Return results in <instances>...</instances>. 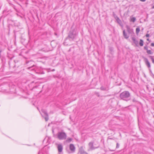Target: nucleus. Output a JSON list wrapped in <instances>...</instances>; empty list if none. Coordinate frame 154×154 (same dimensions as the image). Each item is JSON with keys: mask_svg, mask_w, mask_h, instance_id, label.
<instances>
[{"mask_svg": "<svg viewBox=\"0 0 154 154\" xmlns=\"http://www.w3.org/2000/svg\"><path fill=\"white\" fill-rule=\"evenodd\" d=\"M122 100L128 101L130 99V94L128 91H125L121 93L119 95Z\"/></svg>", "mask_w": 154, "mask_h": 154, "instance_id": "obj_1", "label": "nucleus"}, {"mask_svg": "<svg viewBox=\"0 0 154 154\" xmlns=\"http://www.w3.org/2000/svg\"><path fill=\"white\" fill-rule=\"evenodd\" d=\"M57 137L60 140H63L66 139L67 135L65 132L62 131L58 133Z\"/></svg>", "mask_w": 154, "mask_h": 154, "instance_id": "obj_2", "label": "nucleus"}, {"mask_svg": "<svg viewBox=\"0 0 154 154\" xmlns=\"http://www.w3.org/2000/svg\"><path fill=\"white\" fill-rule=\"evenodd\" d=\"M88 145L89 149L91 150H94L98 147V145L97 146V145L96 144H94V141H91L88 144Z\"/></svg>", "mask_w": 154, "mask_h": 154, "instance_id": "obj_3", "label": "nucleus"}, {"mask_svg": "<svg viewBox=\"0 0 154 154\" xmlns=\"http://www.w3.org/2000/svg\"><path fill=\"white\" fill-rule=\"evenodd\" d=\"M77 35V34L75 31V30H73L69 32L68 37L73 39L76 37Z\"/></svg>", "mask_w": 154, "mask_h": 154, "instance_id": "obj_4", "label": "nucleus"}, {"mask_svg": "<svg viewBox=\"0 0 154 154\" xmlns=\"http://www.w3.org/2000/svg\"><path fill=\"white\" fill-rule=\"evenodd\" d=\"M69 150L68 151L69 153H72L75 152V147L73 144H70L69 146Z\"/></svg>", "mask_w": 154, "mask_h": 154, "instance_id": "obj_5", "label": "nucleus"}, {"mask_svg": "<svg viewBox=\"0 0 154 154\" xmlns=\"http://www.w3.org/2000/svg\"><path fill=\"white\" fill-rule=\"evenodd\" d=\"M35 72L36 73L38 74H44V72L40 68L36 67V69L35 70Z\"/></svg>", "mask_w": 154, "mask_h": 154, "instance_id": "obj_6", "label": "nucleus"}, {"mask_svg": "<svg viewBox=\"0 0 154 154\" xmlns=\"http://www.w3.org/2000/svg\"><path fill=\"white\" fill-rule=\"evenodd\" d=\"M126 27L127 29V31L129 34H132L134 33L133 29L131 28L129 26L127 25Z\"/></svg>", "mask_w": 154, "mask_h": 154, "instance_id": "obj_7", "label": "nucleus"}, {"mask_svg": "<svg viewBox=\"0 0 154 154\" xmlns=\"http://www.w3.org/2000/svg\"><path fill=\"white\" fill-rule=\"evenodd\" d=\"M57 148L59 152H62L63 149V146L61 144H57Z\"/></svg>", "mask_w": 154, "mask_h": 154, "instance_id": "obj_8", "label": "nucleus"}, {"mask_svg": "<svg viewBox=\"0 0 154 154\" xmlns=\"http://www.w3.org/2000/svg\"><path fill=\"white\" fill-rule=\"evenodd\" d=\"M144 60L148 68H149L150 67V65L149 62L148 61V60L146 58H144Z\"/></svg>", "mask_w": 154, "mask_h": 154, "instance_id": "obj_9", "label": "nucleus"}, {"mask_svg": "<svg viewBox=\"0 0 154 154\" xmlns=\"http://www.w3.org/2000/svg\"><path fill=\"white\" fill-rule=\"evenodd\" d=\"M131 39L134 42V43L137 45H138V42L134 37H131Z\"/></svg>", "mask_w": 154, "mask_h": 154, "instance_id": "obj_10", "label": "nucleus"}, {"mask_svg": "<svg viewBox=\"0 0 154 154\" xmlns=\"http://www.w3.org/2000/svg\"><path fill=\"white\" fill-rule=\"evenodd\" d=\"M28 69H29L31 70H34L36 69V67L35 66L33 65L32 66L29 67L27 68Z\"/></svg>", "mask_w": 154, "mask_h": 154, "instance_id": "obj_11", "label": "nucleus"}, {"mask_svg": "<svg viewBox=\"0 0 154 154\" xmlns=\"http://www.w3.org/2000/svg\"><path fill=\"white\" fill-rule=\"evenodd\" d=\"M123 35L125 38H129V36L128 35L127 33H126L125 30H124L123 31Z\"/></svg>", "mask_w": 154, "mask_h": 154, "instance_id": "obj_12", "label": "nucleus"}, {"mask_svg": "<svg viewBox=\"0 0 154 154\" xmlns=\"http://www.w3.org/2000/svg\"><path fill=\"white\" fill-rule=\"evenodd\" d=\"M42 116H43V115L45 116H47V115H48V114L47 112L46 111L44 110H42Z\"/></svg>", "mask_w": 154, "mask_h": 154, "instance_id": "obj_13", "label": "nucleus"}, {"mask_svg": "<svg viewBox=\"0 0 154 154\" xmlns=\"http://www.w3.org/2000/svg\"><path fill=\"white\" fill-rule=\"evenodd\" d=\"M80 154H88L84 150H81L80 151Z\"/></svg>", "mask_w": 154, "mask_h": 154, "instance_id": "obj_14", "label": "nucleus"}, {"mask_svg": "<svg viewBox=\"0 0 154 154\" xmlns=\"http://www.w3.org/2000/svg\"><path fill=\"white\" fill-rule=\"evenodd\" d=\"M139 45H140L141 46H143V41L142 39H140V40Z\"/></svg>", "mask_w": 154, "mask_h": 154, "instance_id": "obj_15", "label": "nucleus"}, {"mask_svg": "<svg viewBox=\"0 0 154 154\" xmlns=\"http://www.w3.org/2000/svg\"><path fill=\"white\" fill-rule=\"evenodd\" d=\"M72 138H68L66 139V141L67 142L69 143L72 141Z\"/></svg>", "mask_w": 154, "mask_h": 154, "instance_id": "obj_16", "label": "nucleus"}, {"mask_svg": "<svg viewBox=\"0 0 154 154\" xmlns=\"http://www.w3.org/2000/svg\"><path fill=\"white\" fill-rule=\"evenodd\" d=\"M149 57L152 60V63L154 64V56H150Z\"/></svg>", "mask_w": 154, "mask_h": 154, "instance_id": "obj_17", "label": "nucleus"}, {"mask_svg": "<svg viewBox=\"0 0 154 154\" xmlns=\"http://www.w3.org/2000/svg\"><path fill=\"white\" fill-rule=\"evenodd\" d=\"M140 31V28L139 27L136 28V33L137 34H138Z\"/></svg>", "mask_w": 154, "mask_h": 154, "instance_id": "obj_18", "label": "nucleus"}, {"mask_svg": "<svg viewBox=\"0 0 154 154\" xmlns=\"http://www.w3.org/2000/svg\"><path fill=\"white\" fill-rule=\"evenodd\" d=\"M136 20V18L135 17H133L131 18L130 21L134 22Z\"/></svg>", "mask_w": 154, "mask_h": 154, "instance_id": "obj_19", "label": "nucleus"}, {"mask_svg": "<svg viewBox=\"0 0 154 154\" xmlns=\"http://www.w3.org/2000/svg\"><path fill=\"white\" fill-rule=\"evenodd\" d=\"M116 20H117V22L120 24L121 23V20L119 19V18L118 17H117L116 19Z\"/></svg>", "mask_w": 154, "mask_h": 154, "instance_id": "obj_20", "label": "nucleus"}, {"mask_svg": "<svg viewBox=\"0 0 154 154\" xmlns=\"http://www.w3.org/2000/svg\"><path fill=\"white\" fill-rule=\"evenodd\" d=\"M147 53L148 54H152L153 52L150 50H147Z\"/></svg>", "mask_w": 154, "mask_h": 154, "instance_id": "obj_21", "label": "nucleus"}, {"mask_svg": "<svg viewBox=\"0 0 154 154\" xmlns=\"http://www.w3.org/2000/svg\"><path fill=\"white\" fill-rule=\"evenodd\" d=\"M45 116L44 117V118L45 119V120L46 121H47L48 119V115L47 116Z\"/></svg>", "mask_w": 154, "mask_h": 154, "instance_id": "obj_22", "label": "nucleus"}, {"mask_svg": "<svg viewBox=\"0 0 154 154\" xmlns=\"http://www.w3.org/2000/svg\"><path fill=\"white\" fill-rule=\"evenodd\" d=\"M132 101L134 102H137V101L135 98H134L132 99Z\"/></svg>", "mask_w": 154, "mask_h": 154, "instance_id": "obj_23", "label": "nucleus"}, {"mask_svg": "<svg viewBox=\"0 0 154 154\" xmlns=\"http://www.w3.org/2000/svg\"><path fill=\"white\" fill-rule=\"evenodd\" d=\"M119 144L118 143H117L116 148H118L119 147Z\"/></svg>", "mask_w": 154, "mask_h": 154, "instance_id": "obj_24", "label": "nucleus"}, {"mask_svg": "<svg viewBox=\"0 0 154 154\" xmlns=\"http://www.w3.org/2000/svg\"><path fill=\"white\" fill-rule=\"evenodd\" d=\"M100 89L102 90H106V88H104V87H102L100 88Z\"/></svg>", "mask_w": 154, "mask_h": 154, "instance_id": "obj_25", "label": "nucleus"}, {"mask_svg": "<svg viewBox=\"0 0 154 154\" xmlns=\"http://www.w3.org/2000/svg\"><path fill=\"white\" fill-rule=\"evenodd\" d=\"M144 49L147 51L148 50V48L147 46L144 47Z\"/></svg>", "mask_w": 154, "mask_h": 154, "instance_id": "obj_26", "label": "nucleus"}, {"mask_svg": "<svg viewBox=\"0 0 154 154\" xmlns=\"http://www.w3.org/2000/svg\"><path fill=\"white\" fill-rule=\"evenodd\" d=\"M151 45L152 46L154 47V43H152L151 44Z\"/></svg>", "mask_w": 154, "mask_h": 154, "instance_id": "obj_27", "label": "nucleus"}, {"mask_svg": "<svg viewBox=\"0 0 154 154\" xmlns=\"http://www.w3.org/2000/svg\"><path fill=\"white\" fill-rule=\"evenodd\" d=\"M146 37H149V34H147L146 35Z\"/></svg>", "mask_w": 154, "mask_h": 154, "instance_id": "obj_28", "label": "nucleus"}, {"mask_svg": "<svg viewBox=\"0 0 154 154\" xmlns=\"http://www.w3.org/2000/svg\"><path fill=\"white\" fill-rule=\"evenodd\" d=\"M108 139H110V140H113V138H109V137L108 138Z\"/></svg>", "mask_w": 154, "mask_h": 154, "instance_id": "obj_29", "label": "nucleus"}, {"mask_svg": "<svg viewBox=\"0 0 154 154\" xmlns=\"http://www.w3.org/2000/svg\"><path fill=\"white\" fill-rule=\"evenodd\" d=\"M140 0L142 2H144L146 1V0Z\"/></svg>", "mask_w": 154, "mask_h": 154, "instance_id": "obj_30", "label": "nucleus"}, {"mask_svg": "<svg viewBox=\"0 0 154 154\" xmlns=\"http://www.w3.org/2000/svg\"><path fill=\"white\" fill-rule=\"evenodd\" d=\"M37 87V86H35V87H33V88H36Z\"/></svg>", "mask_w": 154, "mask_h": 154, "instance_id": "obj_31", "label": "nucleus"}, {"mask_svg": "<svg viewBox=\"0 0 154 154\" xmlns=\"http://www.w3.org/2000/svg\"><path fill=\"white\" fill-rule=\"evenodd\" d=\"M147 40L148 41H149V38H147Z\"/></svg>", "mask_w": 154, "mask_h": 154, "instance_id": "obj_32", "label": "nucleus"}, {"mask_svg": "<svg viewBox=\"0 0 154 154\" xmlns=\"http://www.w3.org/2000/svg\"><path fill=\"white\" fill-rule=\"evenodd\" d=\"M152 8H154V6H153Z\"/></svg>", "mask_w": 154, "mask_h": 154, "instance_id": "obj_33", "label": "nucleus"}, {"mask_svg": "<svg viewBox=\"0 0 154 154\" xmlns=\"http://www.w3.org/2000/svg\"><path fill=\"white\" fill-rule=\"evenodd\" d=\"M33 82H32V83H33Z\"/></svg>", "mask_w": 154, "mask_h": 154, "instance_id": "obj_34", "label": "nucleus"}, {"mask_svg": "<svg viewBox=\"0 0 154 154\" xmlns=\"http://www.w3.org/2000/svg\"><path fill=\"white\" fill-rule=\"evenodd\" d=\"M38 154H39V152L38 153Z\"/></svg>", "mask_w": 154, "mask_h": 154, "instance_id": "obj_35", "label": "nucleus"}]
</instances>
